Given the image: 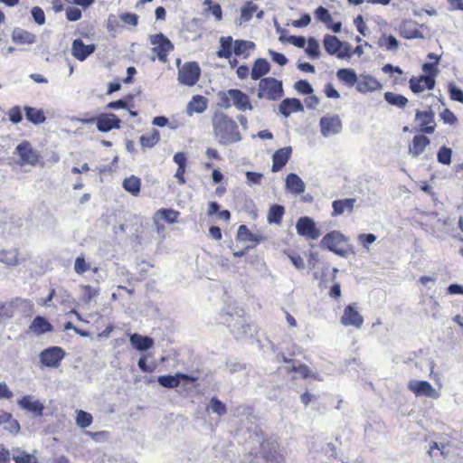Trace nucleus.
<instances>
[{
  "label": "nucleus",
  "instance_id": "f704fd0d",
  "mask_svg": "<svg viewBox=\"0 0 463 463\" xmlns=\"http://www.w3.org/2000/svg\"><path fill=\"white\" fill-rule=\"evenodd\" d=\"M255 47L254 43L247 40H235L233 41V53L236 56H242L247 58L250 55V52Z\"/></svg>",
  "mask_w": 463,
  "mask_h": 463
},
{
  "label": "nucleus",
  "instance_id": "ea45409f",
  "mask_svg": "<svg viewBox=\"0 0 463 463\" xmlns=\"http://www.w3.org/2000/svg\"><path fill=\"white\" fill-rule=\"evenodd\" d=\"M24 112L26 118L34 125L42 124L46 120V117L43 109L24 107Z\"/></svg>",
  "mask_w": 463,
  "mask_h": 463
},
{
  "label": "nucleus",
  "instance_id": "bf43d9fd",
  "mask_svg": "<svg viewBox=\"0 0 463 463\" xmlns=\"http://www.w3.org/2000/svg\"><path fill=\"white\" fill-rule=\"evenodd\" d=\"M204 5H209V11H211L217 21H221L222 19V10L219 4L213 3L212 0H205Z\"/></svg>",
  "mask_w": 463,
  "mask_h": 463
},
{
  "label": "nucleus",
  "instance_id": "5fc2aeb1",
  "mask_svg": "<svg viewBox=\"0 0 463 463\" xmlns=\"http://www.w3.org/2000/svg\"><path fill=\"white\" fill-rule=\"evenodd\" d=\"M452 151L450 148L442 146L437 155L438 161L443 165H449L451 163Z\"/></svg>",
  "mask_w": 463,
  "mask_h": 463
},
{
  "label": "nucleus",
  "instance_id": "a18cd8bd",
  "mask_svg": "<svg viewBox=\"0 0 463 463\" xmlns=\"http://www.w3.org/2000/svg\"><path fill=\"white\" fill-rule=\"evenodd\" d=\"M258 11V5L251 1L246 2L241 8V23H246L252 19L253 14Z\"/></svg>",
  "mask_w": 463,
  "mask_h": 463
},
{
  "label": "nucleus",
  "instance_id": "1a4fd4ad",
  "mask_svg": "<svg viewBox=\"0 0 463 463\" xmlns=\"http://www.w3.org/2000/svg\"><path fill=\"white\" fill-rule=\"evenodd\" d=\"M16 152L19 156L21 165H36L41 163V155L33 148L29 141L24 140L16 146Z\"/></svg>",
  "mask_w": 463,
  "mask_h": 463
},
{
  "label": "nucleus",
  "instance_id": "412c9836",
  "mask_svg": "<svg viewBox=\"0 0 463 463\" xmlns=\"http://www.w3.org/2000/svg\"><path fill=\"white\" fill-rule=\"evenodd\" d=\"M382 88V83L371 75H361L356 84V90L361 93L380 90Z\"/></svg>",
  "mask_w": 463,
  "mask_h": 463
},
{
  "label": "nucleus",
  "instance_id": "69168bd1",
  "mask_svg": "<svg viewBox=\"0 0 463 463\" xmlns=\"http://www.w3.org/2000/svg\"><path fill=\"white\" fill-rule=\"evenodd\" d=\"M8 118L9 120L14 124L20 123L23 119L22 110L20 107L14 106L11 108L8 111Z\"/></svg>",
  "mask_w": 463,
  "mask_h": 463
},
{
  "label": "nucleus",
  "instance_id": "aec40b11",
  "mask_svg": "<svg viewBox=\"0 0 463 463\" xmlns=\"http://www.w3.org/2000/svg\"><path fill=\"white\" fill-rule=\"evenodd\" d=\"M291 146H285L275 151L272 156V172L280 171L291 157Z\"/></svg>",
  "mask_w": 463,
  "mask_h": 463
},
{
  "label": "nucleus",
  "instance_id": "c03bdc74",
  "mask_svg": "<svg viewBox=\"0 0 463 463\" xmlns=\"http://www.w3.org/2000/svg\"><path fill=\"white\" fill-rule=\"evenodd\" d=\"M384 99L392 106H395L399 109H403L408 104V99L402 95L392 91L384 93Z\"/></svg>",
  "mask_w": 463,
  "mask_h": 463
},
{
  "label": "nucleus",
  "instance_id": "3c124183",
  "mask_svg": "<svg viewBox=\"0 0 463 463\" xmlns=\"http://www.w3.org/2000/svg\"><path fill=\"white\" fill-rule=\"evenodd\" d=\"M306 52L309 57L313 59L318 58L320 56L319 43L315 38L311 37L308 39Z\"/></svg>",
  "mask_w": 463,
  "mask_h": 463
},
{
  "label": "nucleus",
  "instance_id": "7c9ffc66",
  "mask_svg": "<svg viewBox=\"0 0 463 463\" xmlns=\"http://www.w3.org/2000/svg\"><path fill=\"white\" fill-rule=\"evenodd\" d=\"M18 404L22 409L33 412L37 416L43 415V405L39 401H33L29 395H25L18 400Z\"/></svg>",
  "mask_w": 463,
  "mask_h": 463
},
{
  "label": "nucleus",
  "instance_id": "4468645a",
  "mask_svg": "<svg viewBox=\"0 0 463 463\" xmlns=\"http://www.w3.org/2000/svg\"><path fill=\"white\" fill-rule=\"evenodd\" d=\"M30 304V300L21 298H14L0 304V318L10 319L14 317L19 307L23 305Z\"/></svg>",
  "mask_w": 463,
  "mask_h": 463
},
{
  "label": "nucleus",
  "instance_id": "f8f14e48",
  "mask_svg": "<svg viewBox=\"0 0 463 463\" xmlns=\"http://www.w3.org/2000/svg\"><path fill=\"white\" fill-rule=\"evenodd\" d=\"M96 121V127L100 132H109L112 129H118L121 127V119L113 113H103L97 118L86 120V122Z\"/></svg>",
  "mask_w": 463,
  "mask_h": 463
},
{
  "label": "nucleus",
  "instance_id": "6e6552de",
  "mask_svg": "<svg viewBox=\"0 0 463 463\" xmlns=\"http://www.w3.org/2000/svg\"><path fill=\"white\" fill-rule=\"evenodd\" d=\"M65 351L60 346H51L43 349L40 354V362L42 366L57 368L61 365V361L65 357Z\"/></svg>",
  "mask_w": 463,
  "mask_h": 463
},
{
  "label": "nucleus",
  "instance_id": "6ab92c4d",
  "mask_svg": "<svg viewBox=\"0 0 463 463\" xmlns=\"http://www.w3.org/2000/svg\"><path fill=\"white\" fill-rule=\"evenodd\" d=\"M228 94L232 100V105L240 111L251 110L253 109L247 94L238 89H231Z\"/></svg>",
  "mask_w": 463,
  "mask_h": 463
},
{
  "label": "nucleus",
  "instance_id": "393cba45",
  "mask_svg": "<svg viewBox=\"0 0 463 463\" xmlns=\"http://www.w3.org/2000/svg\"><path fill=\"white\" fill-rule=\"evenodd\" d=\"M53 330L52 325L42 316H36L29 326V331L36 335L50 333Z\"/></svg>",
  "mask_w": 463,
  "mask_h": 463
},
{
  "label": "nucleus",
  "instance_id": "20e7f679",
  "mask_svg": "<svg viewBox=\"0 0 463 463\" xmlns=\"http://www.w3.org/2000/svg\"><path fill=\"white\" fill-rule=\"evenodd\" d=\"M323 44L328 54L335 55L339 59L350 58L353 55L350 44L342 43L335 35H325Z\"/></svg>",
  "mask_w": 463,
  "mask_h": 463
},
{
  "label": "nucleus",
  "instance_id": "680f3d73",
  "mask_svg": "<svg viewBox=\"0 0 463 463\" xmlns=\"http://www.w3.org/2000/svg\"><path fill=\"white\" fill-rule=\"evenodd\" d=\"M447 444H438L437 442H432L428 450V454L430 458H434L437 456L435 450H439L442 457H446L448 455V451L446 450Z\"/></svg>",
  "mask_w": 463,
  "mask_h": 463
},
{
  "label": "nucleus",
  "instance_id": "a211bd4d",
  "mask_svg": "<svg viewBox=\"0 0 463 463\" xmlns=\"http://www.w3.org/2000/svg\"><path fill=\"white\" fill-rule=\"evenodd\" d=\"M321 133L329 137L341 131L342 123L337 116H325L320 119Z\"/></svg>",
  "mask_w": 463,
  "mask_h": 463
},
{
  "label": "nucleus",
  "instance_id": "2eb2a0df",
  "mask_svg": "<svg viewBox=\"0 0 463 463\" xmlns=\"http://www.w3.org/2000/svg\"><path fill=\"white\" fill-rule=\"evenodd\" d=\"M408 389L416 396H426L433 399L439 397V393L427 381H411L408 383Z\"/></svg>",
  "mask_w": 463,
  "mask_h": 463
},
{
  "label": "nucleus",
  "instance_id": "2f4dec72",
  "mask_svg": "<svg viewBox=\"0 0 463 463\" xmlns=\"http://www.w3.org/2000/svg\"><path fill=\"white\" fill-rule=\"evenodd\" d=\"M23 258L20 257L19 250L16 248L0 250V261L10 266L18 265Z\"/></svg>",
  "mask_w": 463,
  "mask_h": 463
},
{
  "label": "nucleus",
  "instance_id": "58836bf2",
  "mask_svg": "<svg viewBox=\"0 0 463 463\" xmlns=\"http://www.w3.org/2000/svg\"><path fill=\"white\" fill-rule=\"evenodd\" d=\"M122 186L131 195L137 196L141 189V180L136 175H130L123 180Z\"/></svg>",
  "mask_w": 463,
  "mask_h": 463
},
{
  "label": "nucleus",
  "instance_id": "052dcab7",
  "mask_svg": "<svg viewBox=\"0 0 463 463\" xmlns=\"http://www.w3.org/2000/svg\"><path fill=\"white\" fill-rule=\"evenodd\" d=\"M120 20L128 25L136 27L138 24V15L134 13H123L119 15Z\"/></svg>",
  "mask_w": 463,
  "mask_h": 463
},
{
  "label": "nucleus",
  "instance_id": "4d7b16f0",
  "mask_svg": "<svg viewBox=\"0 0 463 463\" xmlns=\"http://www.w3.org/2000/svg\"><path fill=\"white\" fill-rule=\"evenodd\" d=\"M285 254L288 257V259L291 260L292 264L298 269H303L305 268L304 260L299 254H298L292 250H286Z\"/></svg>",
  "mask_w": 463,
  "mask_h": 463
},
{
  "label": "nucleus",
  "instance_id": "9b49d317",
  "mask_svg": "<svg viewBox=\"0 0 463 463\" xmlns=\"http://www.w3.org/2000/svg\"><path fill=\"white\" fill-rule=\"evenodd\" d=\"M340 322L345 326H353L356 329L363 326L364 317L360 314L356 303L349 304L345 307Z\"/></svg>",
  "mask_w": 463,
  "mask_h": 463
},
{
  "label": "nucleus",
  "instance_id": "473e14b6",
  "mask_svg": "<svg viewBox=\"0 0 463 463\" xmlns=\"http://www.w3.org/2000/svg\"><path fill=\"white\" fill-rule=\"evenodd\" d=\"M233 53V39L232 36L220 38V47L216 52L219 58L230 59Z\"/></svg>",
  "mask_w": 463,
  "mask_h": 463
},
{
  "label": "nucleus",
  "instance_id": "72a5a7b5",
  "mask_svg": "<svg viewBox=\"0 0 463 463\" xmlns=\"http://www.w3.org/2000/svg\"><path fill=\"white\" fill-rule=\"evenodd\" d=\"M208 100L202 95H195L187 105V113H203L207 109Z\"/></svg>",
  "mask_w": 463,
  "mask_h": 463
},
{
  "label": "nucleus",
  "instance_id": "c85d7f7f",
  "mask_svg": "<svg viewBox=\"0 0 463 463\" xmlns=\"http://www.w3.org/2000/svg\"><path fill=\"white\" fill-rule=\"evenodd\" d=\"M270 71V64L264 58H258L253 62L250 77L252 80H257L263 79L262 77L268 74Z\"/></svg>",
  "mask_w": 463,
  "mask_h": 463
},
{
  "label": "nucleus",
  "instance_id": "6e6d98bb",
  "mask_svg": "<svg viewBox=\"0 0 463 463\" xmlns=\"http://www.w3.org/2000/svg\"><path fill=\"white\" fill-rule=\"evenodd\" d=\"M439 118L444 124L456 125L458 123V118L449 109H444L439 113Z\"/></svg>",
  "mask_w": 463,
  "mask_h": 463
},
{
  "label": "nucleus",
  "instance_id": "5701e85b",
  "mask_svg": "<svg viewBox=\"0 0 463 463\" xmlns=\"http://www.w3.org/2000/svg\"><path fill=\"white\" fill-rule=\"evenodd\" d=\"M430 144V140L427 136L423 134L415 135L409 146V153L413 157H417L424 152Z\"/></svg>",
  "mask_w": 463,
  "mask_h": 463
},
{
  "label": "nucleus",
  "instance_id": "9d476101",
  "mask_svg": "<svg viewBox=\"0 0 463 463\" xmlns=\"http://www.w3.org/2000/svg\"><path fill=\"white\" fill-rule=\"evenodd\" d=\"M296 230L299 236L308 240H317L321 234L314 220L308 216L300 217L297 221Z\"/></svg>",
  "mask_w": 463,
  "mask_h": 463
},
{
  "label": "nucleus",
  "instance_id": "f03ea898",
  "mask_svg": "<svg viewBox=\"0 0 463 463\" xmlns=\"http://www.w3.org/2000/svg\"><path fill=\"white\" fill-rule=\"evenodd\" d=\"M284 95L282 82L273 77L260 79L257 96L260 99L279 100Z\"/></svg>",
  "mask_w": 463,
  "mask_h": 463
},
{
  "label": "nucleus",
  "instance_id": "bb28decb",
  "mask_svg": "<svg viewBox=\"0 0 463 463\" xmlns=\"http://www.w3.org/2000/svg\"><path fill=\"white\" fill-rule=\"evenodd\" d=\"M161 139V135L158 129L152 128L149 132H146L140 136L139 144L141 149L146 151L156 146Z\"/></svg>",
  "mask_w": 463,
  "mask_h": 463
},
{
  "label": "nucleus",
  "instance_id": "dca6fc26",
  "mask_svg": "<svg viewBox=\"0 0 463 463\" xmlns=\"http://www.w3.org/2000/svg\"><path fill=\"white\" fill-rule=\"evenodd\" d=\"M436 84L435 79H432V76H412L409 80L410 90L415 93H420L424 90H431L434 89Z\"/></svg>",
  "mask_w": 463,
  "mask_h": 463
},
{
  "label": "nucleus",
  "instance_id": "c756f323",
  "mask_svg": "<svg viewBox=\"0 0 463 463\" xmlns=\"http://www.w3.org/2000/svg\"><path fill=\"white\" fill-rule=\"evenodd\" d=\"M12 459L14 463H41L35 453H30L20 448L12 449Z\"/></svg>",
  "mask_w": 463,
  "mask_h": 463
},
{
  "label": "nucleus",
  "instance_id": "0eeeda50",
  "mask_svg": "<svg viewBox=\"0 0 463 463\" xmlns=\"http://www.w3.org/2000/svg\"><path fill=\"white\" fill-rule=\"evenodd\" d=\"M415 122L417 130L421 134L431 135L435 132L437 127L435 114L430 109L428 110L417 109L415 111Z\"/></svg>",
  "mask_w": 463,
  "mask_h": 463
},
{
  "label": "nucleus",
  "instance_id": "423d86ee",
  "mask_svg": "<svg viewBox=\"0 0 463 463\" xmlns=\"http://www.w3.org/2000/svg\"><path fill=\"white\" fill-rule=\"evenodd\" d=\"M150 43L153 45V53L160 61L165 62L168 53L174 50L171 41L165 34L159 33L150 36Z\"/></svg>",
  "mask_w": 463,
  "mask_h": 463
},
{
  "label": "nucleus",
  "instance_id": "f257e3e1",
  "mask_svg": "<svg viewBox=\"0 0 463 463\" xmlns=\"http://www.w3.org/2000/svg\"><path fill=\"white\" fill-rule=\"evenodd\" d=\"M213 134L218 143L229 145L241 139L236 122L223 112L217 111L212 118Z\"/></svg>",
  "mask_w": 463,
  "mask_h": 463
},
{
  "label": "nucleus",
  "instance_id": "de8ad7c7",
  "mask_svg": "<svg viewBox=\"0 0 463 463\" xmlns=\"http://www.w3.org/2000/svg\"><path fill=\"white\" fill-rule=\"evenodd\" d=\"M377 43L379 47L387 51H396L399 48V42L392 35L383 34Z\"/></svg>",
  "mask_w": 463,
  "mask_h": 463
},
{
  "label": "nucleus",
  "instance_id": "13d9d810",
  "mask_svg": "<svg viewBox=\"0 0 463 463\" xmlns=\"http://www.w3.org/2000/svg\"><path fill=\"white\" fill-rule=\"evenodd\" d=\"M295 89L298 93L309 95L313 92V88L306 80H299L295 83Z\"/></svg>",
  "mask_w": 463,
  "mask_h": 463
},
{
  "label": "nucleus",
  "instance_id": "603ef678",
  "mask_svg": "<svg viewBox=\"0 0 463 463\" xmlns=\"http://www.w3.org/2000/svg\"><path fill=\"white\" fill-rule=\"evenodd\" d=\"M90 269V264L87 262L83 256H79L74 261V270L77 274L81 275Z\"/></svg>",
  "mask_w": 463,
  "mask_h": 463
},
{
  "label": "nucleus",
  "instance_id": "ddd939ff",
  "mask_svg": "<svg viewBox=\"0 0 463 463\" xmlns=\"http://www.w3.org/2000/svg\"><path fill=\"white\" fill-rule=\"evenodd\" d=\"M189 382V383H194L197 381V377L185 374L183 373H177L175 375H161L158 376L157 382L158 383L168 389H174L180 385L181 382Z\"/></svg>",
  "mask_w": 463,
  "mask_h": 463
},
{
  "label": "nucleus",
  "instance_id": "49530a36",
  "mask_svg": "<svg viewBox=\"0 0 463 463\" xmlns=\"http://www.w3.org/2000/svg\"><path fill=\"white\" fill-rule=\"evenodd\" d=\"M1 414H5L7 416V418H5V420L3 421V425L5 424V429L11 434L17 435L21 430V427L18 420H15L13 417L12 413L8 411H1Z\"/></svg>",
  "mask_w": 463,
  "mask_h": 463
},
{
  "label": "nucleus",
  "instance_id": "7ed1b4c3",
  "mask_svg": "<svg viewBox=\"0 0 463 463\" xmlns=\"http://www.w3.org/2000/svg\"><path fill=\"white\" fill-rule=\"evenodd\" d=\"M320 245L339 256H345L347 252L348 238L339 231H331L322 238Z\"/></svg>",
  "mask_w": 463,
  "mask_h": 463
},
{
  "label": "nucleus",
  "instance_id": "e433bc0d",
  "mask_svg": "<svg viewBox=\"0 0 463 463\" xmlns=\"http://www.w3.org/2000/svg\"><path fill=\"white\" fill-rule=\"evenodd\" d=\"M286 186L290 192L296 194H302L305 191L304 182L298 175L293 173L288 175L286 178Z\"/></svg>",
  "mask_w": 463,
  "mask_h": 463
},
{
  "label": "nucleus",
  "instance_id": "f3484780",
  "mask_svg": "<svg viewBox=\"0 0 463 463\" xmlns=\"http://www.w3.org/2000/svg\"><path fill=\"white\" fill-rule=\"evenodd\" d=\"M95 50V44H85L81 39L73 40L71 44V55L80 61H85Z\"/></svg>",
  "mask_w": 463,
  "mask_h": 463
},
{
  "label": "nucleus",
  "instance_id": "c9c22d12",
  "mask_svg": "<svg viewBox=\"0 0 463 463\" xmlns=\"http://www.w3.org/2000/svg\"><path fill=\"white\" fill-rule=\"evenodd\" d=\"M337 79L348 87L357 84L358 77L353 69H339L336 72Z\"/></svg>",
  "mask_w": 463,
  "mask_h": 463
},
{
  "label": "nucleus",
  "instance_id": "09e8293b",
  "mask_svg": "<svg viewBox=\"0 0 463 463\" xmlns=\"http://www.w3.org/2000/svg\"><path fill=\"white\" fill-rule=\"evenodd\" d=\"M93 422V417L90 412H87L82 410H78L76 411V424L81 428L85 429L91 425Z\"/></svg>",
  "mask_w": 463,
  "mask_h": 463
},
{
  "label": "nucleus",
  "instance_id": "b1692460",
  "mask_svg": "<svg viewBox=\"0 0 463 463\" xmlns=\"http://www.w3.org/2000/svg\"><path fill=\"white\" fill-rule=\"evenodd\" d=\"M399 34L404 39L422 38L421 32L411 20H404L399 25Z\"/></svg>",
  "mask_w": 463,
  "mask_h": 463
},
{
  "label": "nucleus",
  "instance_id": "4be33fe9",
  "mask_svg": "<svg viewBox=\"0 0 463 463\" xmlns=\"http://www.w3.org/2000/svg\"><path fill=\"white\" fill-rule=\"evenodd\" d=\"M180 213L174 209L161 208L157 210L153 217L155 224L159 227L160 222L173 224L178 222Z\"/></svg>",
  "mask_w": 463,
  "mask_h": 463
},
{
  "label": "nucleus",
  "instance_id": "cd10ccee",
  "mask_svg": "<svg viewBox=\"0 0 463 463\" xmlns=\"http://www.w3.org/2000/svg\"><path fill=\"white\" fill-rule=\"evenodd\" d=\"M279 112L284 117H288L290 114L304 110V107L298 99H285L279 105Z\"/></svg>",
  "mask_w": 463,
  "mask_h": 463
},
{
  "label": "nucleus",
  "instance_id": "774afa93",
  "mask_svg": "<svg viewBox=\"0 0 463 463\" xmlns=\"http://www.w3.org/2000/svg\"><path fill=\"white\" fill-rule=\"evenodd\" d=\"M449 98L452 100L463 103V90L450 84L449 87Z\"/></svg>",
  "mask_w": 463,
  "mask_h": 463
},
{
  "label": "nucleus",
  "instance_id": "37998d69",
  "mask_svg": "<svg viewBox=\"0 0 463 463\" xmlns=\"http://www.w3.org/2000/svg\"><path fill=\"white\" fill-rule=\"evenodd\" d=\"M237 239L239 241H250L255 244H258L260 242L262 238L260 236H258L254 233H252L249 228L242 224L239 226L238 232H237Z\"/></svg>",
  "mask_w": 463,
  "mask_h": 463
},
{
  "label": "nucleus",
  "instance_id": "a878e982",
  "mask_svg": "<svg viewBox=\"0 0 463 463\" xmlns=\"http://www.w3.org/2000/svg\"><path fill=\"white\" fill-rule=\"evenodd\" d=\"M355 202L356 200L354 198L335 200L332 203L333 211L331 215L333 217H336L344 213H351L354 210Z\"/></svg>",
  "mask_w": 463,
  "mask_h": 463
},
{
  "label": "nucleus",
  "instance_id": "864d4df0",
  "mask_svg": "<svg viewBox=\"0 0 463 463\" xmlns=\"http://www.w3.org/2000/svg\"><path fill=\"white\" fill-rule=\"evenodd\" d=\"M315 16L317 20L323 22L326 25L333 21L329 11L324 6H319L315 11Z\"/></svg>",
  "mask_w": 463,
  "mask_h": 463
},
{
  "label": "nucleus",
  "instance_id": "e2e57ef3",
  "mask_svg": "<svg viewBox=\"0 0 463 463\" xmlns=\"http://www.w3.org/2000/svg\"><path fill=\"white\" fill-rule=\"evenodd\" d=\"M32 16L34 20V22L39 24L43 25L45 24V14L43 10L40 6H34L31 10Z\"/></svg>",
  "mask_w": 463,
  "mask_h": 463
},
{
  "label": "nucleus",
  "instance_id": "8fccbe9b",
  "mask_svg": "<svg viewBox=\"0 0 463 463\" xmlns=\"http://www.w3.org/2000/svg\"><path fill=\"white\" fill-rule=\"evenodd\" d=\"M81 300L84 303L90 302L94 298H96L99 294V288H93L90 285H83L81 286Z\"/></svg>",
  "mask_w": 463,
  "mask_h": 463
},
{
  "label": "nucleus",
  "instance_id": "39448f33",
  "mask_svg": "<svg viewBox=\"0 0 463 463\" xmlns=\"http://www.w3.org/2000/svg\"><path fill=\"white\" fill-rule=\"evenodd\" d=\"M201 77V68L196 61L184 62L178 68V81L185 86L195 85Z\"/></svg>",
  "mask_w": 463,
  "mask_h": 463
},
{
  "label": "nucleus",
  "instance_id": "a19ab883",
  "mask_svg": "<svg viewBox=\"0 0 463 463\" xmlns=\"http://www.w3.org/2000/svg\"><path fill=\"white\" fill-rule=\"evenodd\" d=\"M285 213V208L279 204H273L268 212V222L270 224H280Z\"/></svg>",
  "mask_w": 463,
  "mask_h": 463
},
{
  "label": "nucleus",
  "instance_id": "0e129e2a",
  "mask_svg": "<svg viewBox=\"0 0 463 463\" xmlns=\"http://www.w3.org/2000/svg\"><path fill=\"white\" fill-rule=\"evenodd\" d=\"M211 408L213 412H216L220 416L227 412L225 404L215 397L211 400Z\"/></svg>",
  "mask_w": 463,
  "mask_h": 463
},
{
  "label": "nucleus",
  "instance_id": "338daca9",
  "mask_svg": "<svg viewBox=\"0 0 463 463\" xmlns=\"http://www.w3.org/2000/svg\"><path fill=\"white\" fill-rule=\"evenodd\" d=\"M438 62H426L422 65V71L426 73L425 76H432L435 79L439 73Z\"/></svg>",
  "mask_w": 463,
  "mask_h": 463
},
{
  "label": "nucleus",
  "instance_id": "4c0bfd02",
  "mask_svg": "<svg viewBox=\"0 0 463 463\" xmlns=\"http://www.w3.org/2000/svg\"><path fill=\"white\" fill-rule=\"evenodd\" d=\"M130 343L136 349L139 351L148 350L154 345V341L151 337L141 335L139 334L131 335Z\"/></svg>",
  "mask_w": 463,
  "mask_h": 463
},
{
  "label": "nucleus",
  "instance_id": "79ce46f5",
  "mask_svg": "<svg viewBox=\"0 0 463 463\" xmlns=\"http://www.w3.org/2000/svg\"><path fill=\"white\" fill-rule=\"evenodd\" d=\"M12 39L16 43L30 44L34 43L35 35L26 30L16 29L12 33Z\"/></svg>",
  "mask_w": 463,
  "mask_h": 463
}]
</instances>
